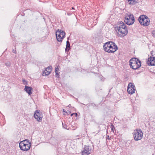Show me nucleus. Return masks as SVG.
Here are the masks:
<instances>
[{
	"instance_id": "nucleus-9",
	"label": "nucleus",
	"mask_w": 155,
	"mask_h": 155,
	"mask_svg": "<svg viewBox=\"0 0 155 155\" xmlns=\"http://www.w3.org/2000/svg\"><path fill=\"white\" fill-rule=\"evenodd\" d=\"M113 42L109 41L106 43L103 46L104 50L108 53L111 52L110 48L112 45Z\"/></svg>"
},
{
	"instance_id": "nucleus-28",
	"label": "nucleus",
	"mask_w": 155,
	"mask_h": 155,
	"mask_svg": "<svg viewBox=\"0 0 155 155\" xmlns=\"http://www.w3.org/2000/svg\"><path fill=\"white\" fill-rule=\"evenodd\" d=\"M68 107H71V104H69L68 106Z\"/></svg>"
},
{
	"instance_id": "nucleus-2",
	"label": "nucleus",
	"mask_w": 155,
	"mask_h": 155,
	"mask_svg": "<svg viewBox=\"0 0 155 155\" xmlns=\"http://www.w3.org/2000/svg\"><path fill=\"white\" fill-rule=\"evenodd\" d=\"M129 62L130 68L134 70L137 69L141 66L140 61L137 58H133Z\"/></svg>"
},
{
	"instance_id": "nucleus-1",
	"label": "nucleus",
	"mask_w": 155,
	"mask_h": 155,
	"mask_svg": "<svg viewBox=\"0 0 155 155\" xmlns=\"http://www.w3.org/2000/svg\"><path fill=\"white\" fill-rule=\"evenodd\" d=\"M115 29L117 31V36L119 37H124L128 33V31L126 25L122 21H120Z\"/></svg>"
},
{
	"instance_id": "nucleus-25",
	"label": "nucleus",
	"mask_w": 155,
	"mask_h": 155,
	"mask_svg": "<svg viewBox=\"0 0 155 155\" xmlns=\"http://www.w3.org/2000/svg\"><path fill=\"white\" fill-rule=\"evenodd\" d=\"M70 48H66L65 49L66 52H68L70 50Z\"/></svg>"
},
{
	"instance_id": "nucleus-27",
	"label": "nucleus",
	"mask_w": 155,
	"mask_h": 155,
	"mask_svg": "<svg viewBox=\"0 0 155 155\" xmlns=\"http://www.w3.org/2000/svg\"><path fill=\"white\" fill-rule=\"evenodd\" d=\"M106 138L107 140V139H108V140H110V138H109V135H107V136H106Z\"/></svg>"
},
{
	"instance_id": "nucleus-10",
	"label": "nucleus",
	"mask_w": 155,
	"mask_h": 155,
	"mask_svg": "<svg viewBox=\"0 0 155 155\" xmlns=\"http://www.w3.org/2000/svg\"><path fill=\"white\" fill-rule=\"evenodd\" d=\"M92 152V149L90 146H84L83 150L82 151V155H88Z\"/></svg>"
},
{
	"instance_id": "nucleus-7",
	"label": "nucleus",
	"mask_w": 155,
	"mask_h": 155,
	"mask_svg": "<svg viewBox=\"0 0 155 155\" xmlns=\"http://www.w3.org/2000/svg\"><path fill=\"white\" fill-rule=\"evenodd\" d=\"M34 116L35 118L39 122L42 121L43 114L41 111L40 110H37L35 112Z\"/></svg>"
},
{
	"instance_id": "nucleus-15",
	"label": "nucleus",
	"mask_w": 155,
	"mask_h": 155,
	"mask_svg": "<svg viewBox=\"0 0 155 155\" xmlns=\"http://www.w3.org/2000/svg\"><path fill=\"white\" fill-rule=\"evenodd\" d=\"M52 68L51 66L48 67L46 68L45 71H44L46 75L49 74L52 71Z\"/></svg>"
},
{
	"instance_id": "nucleus-17",
	"label": "nucleus",
	"mask_w": 155,
	"mask_h": 155,
	"mask_svg": "<svg viewBox=\"0 0 155 155\" xmlns=\"http://www.w3.org/2000/svg\"><path fill=\"white\" fill-rule=\"evenodd\" d=\"M59 69L58 68V67H56L55 68V74H56L55 76L56 77H57V78L59 77Z\"/></svg>"
},
{
	"instance_id": "nucleus-6",
	"label": "nucleus",
	"mask_w": 155,
	"mask_h": 155,
	"mask_svg": "<svg viewBox=\"0 0 155 155\" xmlns=\"http://www.w3.org/2000/svg\"><path fill=\"white\" fill-rule=\"evenodd\" d=\"M65 33L64 31L61 29H58L56 32V35L58 41L61 42L62 39L65 37Z\"/></svg>"
},
{
	"instance_id": "nucleus-5",
	"label": "nucleus",
	"mask_w": 155,
	"mask_h": 155,
	"mask_svg": "<svg viewBox=\"0 0 155 155\" xmlns=\"http://www.w3.org/2000/svg\"><path fill=\"white\" fill-rule=\"evenodd\" d=\"M143 133L140 129L134 130L133 133L134 140L136 141L141 140L143 137Z\"/></svg>"
},
{
	"instance_id": "nucleus-23",
	"label": "nucleus",
	"mask_w": 155,
	"mask_h": 155,
	"mask_svg": "<svg viewBox=\"0 0 155 155\" xmlns=\"http://www.w3.org/2000/svg\"><path fill=\"white\" fill-rule=\"evenodd\" d=\"M62 125H63V127L64 129H67V125H66L65 124H64L63 123H62Z\"/></svg>"
},
{
	"instance_id": "nucleus-8",
	"label": "nucleus",
	"mask_w": 155,
	"mask_h": 155,
	"mask_svg": "<svg viewBox=\"0 0 155 155\" xmlns=\"http://www.w3.org/2000/svg\"><path fill=\"white\" fill-rule=\"evenodd\" d=\"M135 86L134 84L130 83L127 86V91L128 94H132L135 93Z\"/></svg>"
},
{
	"instance_id": "nucleus-16",
	"label": "nucleus",
	"mask_w": 155,
	"mask_h": 155,
	"mask_svg": "<svg viewBox=\"0 0 155 155\" xmlns=\"http://www.w3.org/2000/svg\"><path fill=\"white\" fill-rule=\"evenodd\" d=\"M138 0H127L128 3L131 5H134L137 2Z\"/></svg>"
},
{
	"instance_id": "nucleus-13",
	"label": "nucleus",
	"mask_w": 155,
	"mask_h": 155,
	"mask_svg": "<svg viewBox=\"0 0 155 155\" xmlns=\"http://www.w3.org/2000/svg\"><path fill=\"white\" fill-rule=\"evenodd\" d=\"M118 48L117 45L113 42L110 48L111 52H110V53H113L114 52L118 49Z\"/></svg>"
},
{
	"instance_id": "nucleus-3",
	"label": "nucleus",
	"mask_w": 155,
	"mask_h": 155,
	"mask_svg": "<svg viewBox=\"0 0 155 155\" xmlns=\"http://www.w3.org/2000/svg\"><path fill=\"white\" fill-rule=\"evenodd\" d=\"M124 17L125 22L127 25H131L134 22V18L133 15L130 13L125 14Z\"/></svg>"
},
{
	"instance_id": "nucleus-21",
	"label": "nucleus",
	"mask_w": 155,
	"mask_h": 155,
	"mask_svg": "<svg viewBox=\"0 0 155 155\" xmlns=\"http://www.w3.org/2000/svg\"><path fill=\"white\" fill-rule=\"evenodd\" d=\"M5 65L7 66H10L11 65V63L9 61H7L5 63Z\"/></svg>"
},
{
	"instance_id": "nucleus-29",
	"label": "nucleus",
	"mask_w": 155,
	"mask_h": 155,
	"mask_svg": "<svg viewBox=\"0 0 155 155\" xmlns=\"http://www.w3.org/2000/svg\"><path fill=\"white\" fill-rule=\"evenodd\" d=\"M67 15H71V14H70L68 12L67 13Z\"/></svg>"
},
{
	"instance_id": "nucleus-14",
	"label": "nucleus",
	"mask_w": 155,
	"mask_h": 155,
	"mask_svg": "<svg viewBox=\"0 0 155 155\" xmlns=\"http://www.w3.org/2000/svg\"><path fill=\"white\" fill-rule=\"evenodd\" d=\"M32 88V87L28 86L26 85H25V88L24 89V90L28 94V95H31L32 94L31 90Z\"/></svg>"
},
{
	"instance_id": "nucleus-18",
	"label": "nucleus",
	"mask_w": 155,
	"mask_h": 155,
	"mask_svg": "<svg viewBox=\"0 0 155 155\" xmlns=\"http://www.w3.org/2000/svg\"><path fill=\"white\" fill-rule=\"evenodd\" d=\"M20 143H22L23 144H31L29 141L27 140H25L20 142Z\"/></svg>"
},
{
	"instance_id": "nucleus-26",
	"label": "nucleus",
	"mask_w": 155,
	"mask_h": 155,
	"mask_svg": "<svg viewBox=\"0 0 155 155\" xmlns=\"http://www.w3.org/2000/svg\"><path fill=\"white\" fill-rule=\"evenodd\" d=\"M74 114H75L76 116H77V113H75L71 114V116H72L73 115H74Z\"/></svg>"
},
{
	"instance_id": "nucleus-12",
	"label": "nucleus",
	"mask_w": 155,
	"mask_h": 155,
	"mask_svg": "<svg viewBox=\"0 0 155 155\" xmlns=\"http://www.w3.org/2000/svg\"><path fill=\"white\" fill-rule=\"evenodd\" d=\"M152 57L150 56L148 58V60L147 62L149 65L154 66L155 65V57L152 55Z\"/></svg>"
},
{
	"instance_id": "nucleus-19",
	"label": "nucleus",
	"mask_w": 155,
	"mask_h": 155,
	"mask_svg": "<svg viewBox=\"0 0 155 155\" xmlns=\"http://www.w3.org/2000/svg\"><path fill=\"white\" fill-rule=\"evenodd\" d=\"M66 48H70V42L68 41H67L66 42Z\"/></svg>"
},
{
	"instance_id": "nucleus-4",
	"label": "nucleus",
	"mask_w": 155,
	"mask_h": 155,
	"mask_svg": "<svg viewBox=\"0 0 155 155\" xmlns=\"http://www.w3.org/2000/svg\"><path fill=\"white\" fill-rule=\"evenodd\" d=\"M139 21L141 25L147 26L150 24V19L146 15H140L138 18Z\"/></svg>"
},
{
	"instance_id": "nucleus-24",
	"label": "nucleus",
	"mask_w": 155,
	"mask_h": 155,
	"mask_svg": "<svg viewBox=\"0 0 155 155\" xmlns=\"http://www.w3.org/2000/svg\"><path fill=\"white\" fill-rule=\"evenodd\" d=\"M152 36L153 37H155V31H153L152 32Z\"/></svg>"
},
{
	"instance_id": "nucleus-30",
	"label": "nucleus",
	"mask_w": 155,
	"mask_h": 155,
	"mask_svg": "<svg viewBox=\"0 0 155 155\" xmlns=\"http://www.w3.org/2000/svg\"><path fill=\"white\" fill-rule=\"evenodd\" d=\"M15 51H16L15 50H13V52L14 53H15Z\"/></svg>"
},
{
	"instance_id": "nucleus-31",
	"label": "nucleus",
	"mask_w": 155,
	"mask_h": 155,
	"mask_svg": "<svg viewBox=\"0 0 155 155\" xmlns=\"http://www.w3.org/2000/svg\"><path fill=\"white\" fill-rule=\"evenodd\" d=\"M72 9H74V7H72Z\"/></svg>"
},
{
	"instance_id": "nucleus-22",
	"label": "nucleus",
	"mask_w": 155,
	"mask_h": 155,
	"mask_svg": "<svg viewBox=\"0 0 155 155\" xmlns=\"http://www.w3.org/2000/svg\"><path fill=\"white\" fill-rule=\"evenodd\" d=\"M22 81L24 84H27V82L24 79H22Z\"/></svg>"
},
{
	"instance_id": "nucleus-20",
	"label": "nucleus",
	"mask_w": 155,
	"mask_h": 155,
	"mask_svg": "<svg viewBox=\"0 0 155 155\" xmlns=\"http://www.w3.org/2000/svg\"><path fill=\"white\" fill-rule=\"evenodd\" d=\"M110 127L111 129V131H113V132H114V125L113 124H111L110 125Z\"/></svg>"
},
{
	"instance_id": "nucleus-11",
	"label": "nucleus",
	"mask_w": 155,
	"mask_h": 155,
	"mask_svg": "<svg viewBox=\"0 0 155 155\" xmlns=\"http://www.w3.org/2000/svg\"><path fill=\"white\" fill-rule=\"evenodd\" d=\"M31 144H23L22 143H19V147L20 149L23 151H28L31 147Z\"/></svg>"
}]
</instances>
